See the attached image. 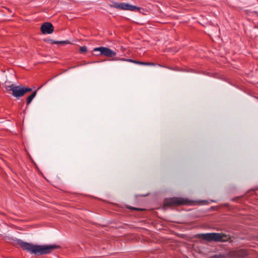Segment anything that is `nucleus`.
I'll return each mask as SVG.
<instances>
[{"label": "nucleus", "instance_id": "1", "mask_svg": "<svg viewBox=\"0 0 258 258\" xmlns=\"http://www.w3.org/2000/svg\"><path fill=\"white\" fill-rule=\"evenodd\" d=\"M18 243L23 249L36 255L49 254L56 248L55 245H35L24 242L20 239L18 240Z\"/></svg>", "mask_w": 258, "mask_h": 258}, {"label": "nucleus", "instance_id": "2", "mask_svg": "<svg viewBox=\"0 0 258 258\" xmlns=\"http://www.w3.org/2000/svg\"><path fill=\"white\" fill-rule=\"evenodd\" d=\"M10 91L13 92V95L17 98L23 96L25 93L32 91L31 88L24 87L23 86H14L13 85L10 86Z\"/></svg>", "mask_w": 258, "mask_h": 258}, {"label": "nucleus", "instance_id": "3", "mask_svg": "<svg viewBox=\"0 0 258 258\" xmlns=\"http://www.w3.org/2000/svg\"><path fill=\"white\" fill-rule=\"evenodd\" d=\"M189 201L187 198L181 197H172L169 199H166L164 200V205L167 206L172 205H183L188 204Z\"/></svg>", "mask_w": 258, "mask_h": 258}, {"label": "nucleus", "instance_id": "4", "mask_svg": "<svg viewBox=\"0 0 258 258\" xmlns=\"http://www.w3.org/2000/svg\"><path fill=\"white\" fill-rule=\"evenodd\" d=\"M94 52H98V54H94L95 55H103L108 57H112L116 55V52L113 51L108 47L100 46L95 47L93 49Z\"/></svg>", "mask_w": 258, "mask_h": 258}, {"label": "nucleus", "instance_id": "5", "mask_svg": "<svg viewBox=\"0 0 258 258\" xmlns=\"http://www.w3.org/2000/svg\"><path fill=\"white\" fill-rule=\"evenodd\" d=\"M202 238L209 242H219L222 241L220 233H206L201 234Z\"/></svg>", "mask_w": 258, "mask_h": 258}, {"label": "nucleus", "instance_id": "6", "mask_svg": "<svg viewBox=\"0 0 258 258\" xmlns=\"http://www.w3.org/2000/svg\"><path fill=\"white\" fill-rule=\"evenodd\" d=\"M53 26L49 22L44 23L40 27L41 33L43 34H50L53 32Z\"/></svg>", "mask_w": 258, "mask_h": 258}, {"label": "nucleus", "instance_id": "7", "mask_svg": "<svg viewBox=\"0 0 258 258\" xmlns=\"http://www.w3.org/2000/svg\"><path fill=\"white\" fill-rule=\"evenodd\" d=\"M128 3H118L113 2L112 5H110L111 7L123 10H128Z\"/></svg>", "mask_w": 258, "mask_h": 258}, {"label": "nucleus", "instance_id": "8", "mask_svg": "<svg viewBox=\"0 0 258 258\" xmlns=\"http://www.w3.org/2000/svg\"><path fill=\"white\" fill-rule=\"evenodd\" d=\"M141 10H144V9L140 8V7H138L134 6V5H132L130 4H128L127 11H130L132 12H137L138 11L139 12H141Z\"/></svg>", "mask_w": 258, "mask_h": 258}, {"label": "nucleus", "instance_id": "9", "mask_svg": "<svg viewBox=\"0 0 258 258\" xmlns=\"http://www.w3.org/2000/svg\"><path fill=\"white\" fill-rule=\"evenodd\" d=\"M37 90L34 91L32 93V94H31L30 95H29L27 97V100H26V102H27V105H29L31 102L32 100L35 98V97L36 96V95L37 94Z\"/></svg>", "mask_w": 258, "mask_h": 258}, {"label": "nucleus", "instance_id": "10", "mask_svg": "<svg viewBox=\"0 0 258 258\" xmlns=\"http://www.w3.org/2000/svg\"><path fill=\"white\" fill-rule=\"evenodd\" d=\"M237 255L239 258H244L247 256L248 253L246 251L241 249L237 252Z\"/></svg>", "mask_w": 258, "mask_h": 258}, {"label": "nucleus", "instance_id": "11", "mask_svg": "<svg viewBox=\"0 0 258 258\" xmlns=\"http://www.w3.org/2000/svg\"><path fill=\"white\" fill-rule=\"evenodd\" d=\"M221 235L222 241H220V242H226L229 240L231 239V237L229 235H227L225 233H221Z\"/></svg>", "mask_w": 258, "mask_h": 258}, {"label": "nucleus", "instance_id": "12", "mask_svg": "<svg viewBox=\"0 0 258 258\" xmlns=\"http://www.w3.org/2000/svg\"><path fill=\"white\" fill-rule=\"evenodd\" d=\"M142 66H158V67H161L162 65L159 64H156L153 62H143L142 61Z\"/></svg>", "mask_w": 258, "mask_h": 258}, {"label": "nucleus", "instance_id": "13", "mask_svg": "<svg viewBox=\"0 0 258 258\" xmlns=\"http://www.w3.org/2000/svg\"><path fill=\"white\" fill-rule=\"evenodd\" d=\"M128 62H132L135 64H139V65H142V61L136 60L131 58L128 59Z\"/></svg>", "mask_w": 258, "mask_h": 258}, {"label": "nucleus", "instance_id": "14", "mask_svg": "<svg viewBox=\"0 0 258 258\" xmlns=\"http://www.w3.org/2000/svg\"><path fill=\"white\" fill-rule=\"evenodd\" d=\"M204 75H207L208 76H210V77H213L214 78H217V79H220L221 80H223L224 81H226V82H227L225 79H223V78H220V77H218L217 76V75L216 74H213L212 75H210V73H208L207 74H205L204 73Z\"/></svg>", "mask_w": 258, "mask_h": 258}, {"label": "nucleus", "instance_id": "15", "mask_svg": "<svg viewBox=\"0 0 258 258\" xmlns=\"http://www.w3.org/2000/svg\"><path fill=\"white\" fill-rule=\"evenodd\" d=\"M178 71H180V72H190V73H198V72L195 71L194 70L191 69H187L186 70L180 69Z\"/></svg>", "mask_w": 258, "mask_h": 258}, {"label": "nucleus", "instance_id": "16", "mask_svg": "<svg viewBox=\"0 0 258 258\" xmlns=\"http://www.w3.org/2000/svg\"><path fill=\"white\" fill-rule=\"evenodd\" d=\"M48 42H49L51 44L64 43V41H61L59 42V41H54V40H52V39L48 40Z\"/></svg>", "mask_w": 258, "mask_h": 258}, {"label": "nucleus", "instance_id": "17", "mask_svg": "<svg viewBox=\"0 0 258 258\" xmlns=\"http://www.w3.org/2000/svg\"><path fill=\"white\" fill-rule=\"evenodd\" d=\"M210 258H224V256L221 254H216L211 256Z\"/></svg>", "mask_w": 258, "mask_h": 258}, {"label": "nucleus", "instance_id": "18", "mask_svg": "<svg viewBox=\"0 0 258 258\" xmlns=\"http://www.w3.org/2000/svg\"><path fill=\"white\" fill-rule=\"evenodd\" d=\"M87 50V47L85 46H83L80 47V51L81 52L83 53L86 52Z\"/></svg>", "mask_w": 258, "mask_h": 258}, {"label": "nucleus", "instance_id": "19", "mask_svg": "<svg viewBox=\"0 0 258 258\" xmlns=\"http://www.w3.org/2000/svg\"><path fill=\"white\" fill-rule=\"evenodd\" d=\"M128 58H115L113 59L114 60H120L123 61H127L128 62Z\"/></svg>", "mask_w": 258, "mask_h": 258}, {"label": "nucleus", "instance_id": "20", "mask_svg": "<svg viewBox=\"0 0 258 258\" xmlns=\"http://www.w3.org/2000/svg\"><path fill=\"white\" fill-rule=\"evenodd\" d=\"M252 13H254L256 16H258V11H254Z\"/></svg>", "mask_w": 258, "mask_h": 258}, {"label": "nucleus", "instance_id": "21", "mask_svg": "<svg viewBox=\"0 0 258 258\" xmlns=\"http://www.w3.org/2000/svg\"><path fill=\"white\" fill-rule=\"evenodd\" d=\"M147 195H148V194H145V195H140L141 196H142V197H146L147 196Z\"/></svg>", "mask_w": 258, "mask_h": 258}, {"label": "nucleus", "instance_id": "22", "mask_svg": "<svg viewBox=\"0 0 258 258\" xmlns=\"http://www.w3.org/2000/svg\"><path fill=\"white\" fill-rule=\"evenodd\" d=\"M65 42H66V44H69L70 43V42L68 41V40H66L65 41Z\"/></svg>", "mask_w": 258, "mask_h": 258}, {"label": "nucleus", "instance_id": "23", "mask_svg": "<svg viewBox=\"0 0 258 258\" xmlns=\"http://www.w3.org/2000/svg\"><path fill=\"white\" fill-rule=\"evenodd\" d=\"M229 84H230L231 85H232L233 86H235L234 85H233L232 83L229 82H227Z\"/></svg>", "mask_w": 258, "mask_h": 258}, {"label": "nucleus", "instance_id": "24", "mask_svg": "<svg viewBox=\"0 0 258 258\" xmlns=\"http://www.w3.org/2000/svg\"><path fill=\"white\" fill-rule=\"evenodd\" d=\"M143 11H144V10H141V12H140L141 13H143Z\"/></svg>", "mask_w": 258, "mask_h": 258}, {"label": "nucleus", "instance_id": "25", "mask_svg": "<svg viewBox=\"0 0 258 258\" xmlns=\"http://www.w3.org/2000/svg\"><path fill=\"white\" fill-rule=\"evenodd\" d=\"M94 62H92V63H94ZM88 63H91V62H89Z\"/></svg>", "mask_w": 258, "mask_h": 258}, {"label": "nucleus", "instance_id": "26", "mask_svg": "<svg viewBox=\"0 0 258 258\" xmlns=\"http://www.w3.org/2000/svg\"><path fill=\"white\" fill-rule=\"evenodd\" d=\"M202 203H205V202H206V201H202Z\"/></svg>", "mask_w": 258, "mask_h": 258}, {"label": "nucleus", "instance_id": "27", "mask_svg": "<svg viewBox=\"0 0 258 258\" xmlns=\"http://www.w3.org/2000/svg\"><path fill=\"white\" fill-rule=\"evenodd\" d=\"M131 208L132 209H135L134 208H133V207H131Z\"/></svg>", "mask_w": 258, "mask_h": 258}, {"label": "nucleus", "instance_id": "28", "mask_svg": "<svg viewBox=\"0 0 258 258\" xmlns=\"http://www.w3.org/2000/svg\"><path fill=\"white\" fill-rule=\"evenodd\" d=\"M257 237L258 238V234H257Z\"/></svg>", "mask_w": 258, "mask_h": 258}, {"label": "nucleus", "instance_id": "29", "mask_svg": "<svg viewBox=\"0 0 258 258\" xmlns=\"http://www.w3.org/2000/svg\"><path fill=\"white\" fill-rule=\"evenodd\" d=\"M258 1V0H257Z\"/></svg>", "mask_w": 258, "mask_h": 258}]
</instances>
